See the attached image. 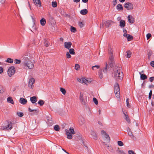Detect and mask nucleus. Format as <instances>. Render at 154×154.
<instances>
[{"instance_id": "nucleus-2", "label": "nucleus", "mask_w": 154, "mask_h": 154, "mask_svg": "<svg viewBox=\"0 0 154 154\" xmlns=\"http://www.w3.org/2000/svg\"><path fill=\"white\" fill-rule=\"evenodd\" d=\"M30 57L25 56L23 58V63L25 66H27L29 69L33 68L34 65L33 63L30 60Z\"/></svg>"}, {"instance_id": "nucleus-51", "label": "nucleus", "mask_w": 154, "mask_h": 154, "mask_svg": "<svg viewBox=\"0 0 154 154\" xmlns=\"http://www.w3.org/2000/svg\"><path fill=\"white\" fill-rule=\"evenodd\" d=\"M4 91L3 87L1 85H0V93H3Z\"/></svg>"}, {"instance_id": "nucleus-58", "label": "nucleus", "mask_w": 154, "mask_h": 154, "mask_svg": "<svg viewBox=\"0 0 154 154\" xmlns=\"http://www.w3.org/2000/svg\"><path fill=\"white\" fill-rule=\"evenodd\" d=\"M154 80V77H151L149 78V81L151 82H152Z\"/></svg>"}, {"instance_id": "nucleus-43", "label": "nucleus", "mask_w": 154, "mask_h": 154, "mask_svg": "<svg viewBox=\"0 0 154 154\" xmlns=\"http://www.w3.org/2000/svg\"><path fill=\"white\" fill-rule=\"evenodd\" d=\"M93 100L94 103L96 105H97L98 104V101L97 99L95 98H93Z\"/></svg>"}, {"instance_id": "nucleus-19", "label": "nucleus", "mask_w": 154, "mask_h": 154, "mask_svg": "<svg viewBox=\"0 0 154 154\" xmlns=\"http://www.w3.org/2000/svg\"><path fill=\"white\" fill-rule=\"evenodd\" d=\"M128 19L129 22L130 23H133L134 22V20L133 17L130 15L128 16Z\"/></svg>"}, {"instance_id": "nucleus-56", "label": "nucleus", "mask_w": 154, "mask_h": 154, "mask_svg": "<svg viewBox=\"0 0 154 154\" xmlns=\"http://www.w3.org/2000/svg\"><path fill=\"white\" fill-rule=\"evenodd\" d=\"M117 3V1L116 0H113V5L114 6H115Z\"/></svg>"}, {"instance_id": "nucleus-26", "label": "nucleus", "mask_w": 154, "mask_h": 154, "mask_svg": "<svg viewBox=\"0 0 154 154\" xmlns=\"http://www.w3.org/2000/svg\"><path fill=\"white\" fill-rule=\"evenodd\" d=\"M7 101L8 102L12 104H14V101L11 97H9L7 99Z\"/></svg>"}, {"instance_id": "nucleus-24", "label": "nucleus", "mask_w": 154, "mask_h": 154, "mask_svg": "<svg viewBox=\"0 0 154 154\" xmlns=\"http://www.w3.org/2000/svg\"><path fill=\"white\" fill-rule=\"evenodd\" d=\"M40 23L42 26H44L46 23V20L44 18H42L40 20Z\"/></svg>"}, {"instance_id": "nucleus-1", "label": "nucleus", "mask_w": 154, "mask_h": 154, "mask_svg": "<svg viewBox=\"0 0 154 154\" xmlns=\"http://www.w3.org/2000/svg\"><path fill=\"white\" fill-rule=\"evenodd\" d=\"M122 70V68L120 64H117L115 65L114 69L113 75L116 79L122 80L123 79V74Z\"/></svg>"}, {"instance_id": "nucleus-25", "label": "nucleus", "mask_w": 154, "mask_h": 154, "mask_svg": "<svg viewBox=\"0 0 154 154\" xmlns=\"http://www.w3.org/2000/svg\"><path fill=\"white\" fill-rule=\"evenodd\" d=\"M128 131V135L132 137H131L133 140H134L135 139H136L135 137H134V136L133 135L132 132L130 130H129V131Z\"/></svg>"}, {"instance_id": "nucleus-30", "label": "nucleus", "mask_w": 154, "mask_h": 154, "mask_svg": "<svg viewBox=\"0 0 154 154\" xmlns=\"http://www.w3.org/2000/svg\"><path fill=\"white\" fill-rule=\"evenodd\" d=\"M98 73L100 78V79H102L103 77V75L101 69H100Z\"/></svg>"}, {"instance_id": "nucleus-63", "label": "nucleus", "mask_w": 154, "mask_h": 154, "mask_svg": "<svg viewBox=\"0 0 154 154\" xmlns=\"http://www.w3.org/2000/svg\"><path fill=\"white\" fill-rule=\"evenodd\" d=\"M44 44H45V46L46 47H48V46H49V44H48V42L46 43V42H45L44 43Z\"/></svg>"}, {"instance_id": "nucleus-15", "label": "nucleus", "mask_w": 154, "mask_h": 154, "mask_svg": "<svg viewBox=\"0 0 154 154\" xmlns=\"http://www.w3.org/2000/svg\"><path fill=\"white\" fill-rule=\"evenodd\" d=\"M116 9L118 11H122L123 10V8L122 5L119 4L116 6Z\"/></svg>"}, {"instance_id": "nucleus-21", "label": "nucleus", "mask_w": 154, "mask_h": 154, "mask_svg": "<svg viewBox=\"0 0 154 154\" xmlns=\"http://www.w3.org/2000/svg\"><path fill=\"white\" fill-rule=\"evenodd\" d=\"M88 12V11L86 9H83L80 11V14L83 15L87 14Z\"/></svg>"}, {"instance_id": "nucleus-55", "label": "nucleus", "mask_w": 154, "mask_h": 154, "mask_svg": "<svg viewBox=\"0 0 154 154\" xmlns=\"http://www.w3.org/2000/svg\"><path fill=\"white\" fill-rule=\"evenodd\" d=\"M29 110L30 112H32L33 111H35L36 112L37 111V110L36 109H30V108H29Z\"/></svg>"}, {"instance_id": "nucleus-29", "label": "nucleus", "mask_w": 154, "mask_h": 154, "mask_svg": "<svg viewBox=\"0 0 154 154\" xmlns=\"http://www.w3.org/2000/svg\"><path fill=\"white\" fill-rule=\"evenodd\" d=\"M5 62L8 63H13V60L11 58H8L5 60Z\"/></svg>"}, {"instance_id": "nucleus-8", "label": "nucleus", "mask_w": 154, "mask_h": 154, "mask_svg": "<svg viewBox=\"0 0 154 154\" xmlns=\"http://www.w3.org/2000/svg\"><path fill=\"white\" fill-rule=\"evenodd\" d=\"M35 82V79L33 78H31L29 80L28 83V86L30 89H32L33 88L34 85L33 84Z\"/></svg>"}, {"instance_id": "nucleus-37", "label": "nucleus", "mask_w": 154, "mask_h": 154, "mask_svg": "<svg viewBox=\"0 0 154 154\" xmlns=\"http://www.w3.org/2000/svg\"><path fill=\"white\" fill-rule=\"evenodd\" d=\"M38 103L41 106H43L44 103V101L41 100H39Z\"/></svg>"}, {"instance_id": "nucleus-36", "label": "nucleus", "mask_w": 154, "mask_h": 154, "mask_svg": "<svg viewBox=\"0 0 154 154\" xmlns=\"http://www.w3.org/2000/svg\"><path fill=\"white\" fill-rule=\"evenodd\" d=\"M54 129L55 130L58 131L60 130V127L59 125H56L54 126Z\"/></svg>"}, {"instance_id": "nucleus-48", "label": "nucleus", "mask_w": 154, "mask_h": 154, "mask_svg": "<svg viewBox=\"0 0 154 154\" xmlns=\"http://www.w3.org/2000/svg\"><path fill=\"white\" fill-rule=\"evenodd\" d=\"M66 56L67 58H70L71 57V56L70 55V53L68 52H67L66 53Z\"/></svg>"}, {"instance_id": "nucleus-42", "label": "nucleus", "mask_w": 154, "mask_h": 154, "mask_svg": "<svg viewBox=\"0 0 154 154\" xmlns=\"http://www.w3.org/2000/svg\"><path fill=\"white\" fill-rule=\"evenodd\" d=\"M80 67V66L79 64H76L75 66V69L76 70H78L79 69Z\"/></svg>"}, {"instance_id": "nucleus-28", "label": "nucleus", "mask_w": 154, "mask_h": 154, "mask_svg": "<svg viewBox=\"0 0 154 154\" xmlns=\"http://www.w3.org/2000/svg\"><path fill=\"white\" fill-rule=\"evenodd\" d=\"M79 99L81 102H84V98L83 97V95L81 93H80V95L79 96Z\"/></svg>"}, {"instance_id": "nucleus-64", "label": "nucleus", "mask_w": 154, "mask_h": 154, "mask_svg": "<svg viewBox=\"0 0 154 154\" xmlns=\"http://www.w3.org/2000/svg\"><path fill=\"white\" fill-rule=\"evenodd\" d=\"M123 32H124V34H125V33H127V31L125 29H123Z\"/></svg>"}, {"instance_id": "nucleus-49", "label": "nucleus", "mask_w": 154, "mask_h": 154, "mask_svg": "<svg viewBox=\"0 0 154 154\" xmlns=\"http://www.w3.org/2000/svg\"><path fill=\"white\" fill-rule=\"evenodd\" d=\"M152 94V90H150L149 93V98L150 99L151 98V96Z\"/></svg>"}, {"instance_id": "nucleus-57", "label": "nucleus", "mask_w": 154, "mask_h": 154, "mask_svg": "<svg viewBox=\"0 0 154 154\" xmlns=\"http://www.w3.org/2000/svg\"><path fill=\"white\" fill-rule=\"evenodd\" d=\"M150 65L152 67H154V61H152L150 62Z\"/></svg>"}, {"instance_id": "nucleus-47", "label": "nucleus", "mask_w": 154, "mask_h": 154, "mask_svg": "<svg viewBox=\"0 0 154 154\" xmlns=\"http://www.w3.org/2000/svg\"><path fill=\"white\" fill-rule=\"evenodd\" d=\"M79 25L81 27H82L84 26V24L82 22H79Z\"/></svg>"}, {"instance_id": "nucleus-11", "label": "nucleus", "mask_w": 154, "mask_h": 154, "mask_svg": "<svg viewBox=\"0 0 154 154\" xmlns=\"http://www.w3.org/2000/svg\"><path fill=\"white\" fill-rule=\"evenodd\" d=\"M114 88V91L115 93H117V92H119L120 91L118 83H116L115 84Z\"/></svg>"}, {"instance_id": "nucleus-31", "label": "nucleus", "mask_w": 154, "mask_h": 154, "mask_svg": "<svg viewBox=\"0 0 154 154\" xmlns=\"http://www.w3.org/2000/svg\"><path fill=\"white\" fill-rule=\"evenodd\" d=\"M69 53L71 54L74 55L75 54L74 50L73 48H70Z\"/></svg>"}, {"instance_id": "nucleus-60", "label": "nucleus", "mask_w": 154, "mask_h": 154, "mask_svg": "<svg viewBox=\"0 0 154 154\" xmlns=\"http://www.w3.org/2000/svg\"><path fill=\"white\" fill-rule=\"evenodd\" d=\"M128 35L129 34L127 33H125V34H124L123 36L124 37H126L127 38L128 37Z\"/></svg>"}, {"instance_id": "nucleus-7", "label": "nucleus", "mask_w": 154, "mask_h": 154, "mask_svg": "<svg viewBox=\"0 0 154 154\" xmlns=\"http://www.w3.org/2000/svg\"><path fill=\"white\" fill-rule=\"evenodd\" d=\"M124 7L127 10H131L133 9L134 6L131 3L127 2L125 4Z\"/></svg>"}, {"instance_id": "nucleus-20", "label": "nucleus", "mask_w": 154, "mask_h": 154, "mask_svg": "<svg viewBox=\"0 0 154 154\" xmlns=\"http://www.w3.org/2000/svg\"><path fill=\"white\" fill-rule=\"evenodd\" d=\"M120 26L122 28L124 27L125 26V21L124 20H121L120 21Z\"/></svg>"}, {"instance_id": "nucleus-12", "label": "nucleus", "mask_w": 154, "mask_h": 154, "mask_svg": "<svg viewBox=\"0 0 154 154\" xmlns=\"http://www.w3.org/2000/svg\"><path fill=\"white\" fill-rule=\"evenodd\" d=\"M33 1L35 5L39 8L42 6L40 0H33Z\"/></svg>"}, {"instance_id": "nucleus-62", "label": "nucleus", "mask_w": 154, "mask_h": 154, "mask_svg": "<svg viewBox=\"0 0 154 154\" xmlns=\"http://www.w3.org/2000/svg\"><path fill=\"white\" fill-rule=\"evenodd\" d=\"M118 153L119 154H122L124 153V152L122 151L119 150L118 151Z\"/></svg>"}, {"instance_id": "nucleus-52", "label": "nucleus", "mask_w": 154, "mask_h": 154, "mask_svg": "<svg viewBox=\"0 0 154 154\" xmlns=\"http://www.w3.org/2000/svg\"><path fill=\"white\" fill-rule=\"evenodd\" d=\"M152 54V52L151 51H149L148 52V55L149 58V59L151 55Z\"/></svg>"}, {"instance_id": "nucleus-32", "label": "nucleus", "mask_w": 154, "mask_h": 154, "mask_svg": "<svg viewBox=\"0 0 154 154\" xmlns=\"http://www.w3.org/2000/svg\"><path fill=\"white\" fill-rule=\"evenodd\" d=\"M108 67V66L107 65V63H106V66L104 68V69H103V72L104 73H106L107 72V67Z\"/></svg>"}, {"instance_id": "nucleus-41", "label": "nucleus", "mask_w": 154, "mask_h": 154, "mask_svg": "<svg viewBox=\"0 0 154 154\" xmlns=\"http://www.w3.org/2000/svg\"><path fill=\"white\" fill-rule=\"evenodd\" d=\"M116 97L118 98H120V91L117 92V93H115Z\"/></svg>"}, {"instance_id": "nucleus-22", "label": "nucleus", "mask_w": 154, "mask_h": 154, "mask_svg": "<svg viewBox=\"0 0 154 154\" xmlns=\"http://www.w3.org/2000/svg\"><path fill=\"white\" fill-rule=\"evenodd\" d=\"M101 134H102L104 135L106 139L109 138V140L110 139V138L109 135L108 134H107L106 132L105 131H101Z\"/></svg>"}, {"instance_id": "nucleus-4", "label": "nucleus", "mask_w": 154, "mask_h": 154, "mask_svg": "<svg viewBox=\"0 0 154 154\" xmlns=\"http://www.w3.org/2000/svg\"><path fill=\"white\" fill-rule=\"evenodd\" d=\"M109 58L108 63L109 64L110 67H112L114 63V60L113 53L112 49L110 46H109L108 49Z\"/></svg>"}, {"instance_id": "nucleus-3", "label": "nucleus", "mask_w": 154, "mask_h": 154, "mask_svg": "<svg viewBox=\"0 0 154 154\" xmlns=\"http://www.w3.org/2000/svg\"><path fill=\"white\" fill-rule=\"evenodd\" d=\"M13 123L9 120H6L1 127V129L4 131H10L13 128Z\"/></svg>"}, {"instance_id": "nucleus-10", "label": "nucleus", "mask_w": 154, "mask_h": 154, "mask_svg": "<svg viewBox=\"0 0 154 154\" xmlns=\"http://www.w3.org/2000/svg\"><path fill=\"white\" fill-rule=\"evenodd\" d=\"M72 43L71 42H65L64 43V47L67 49H69L72 45Z\"/></svg>"}, {"instance_id": "nucleus-23", "label": "nucleus", "mask_w": 154, "mask_h": 154, "mask_svg": "<svg viewBox=\"0 0 154 154\" xmlns=\"http://www.w3.org/2000/svg\"><path fill=\"white\" fill-rule=\"evenodd\" d=\"M124 114L125 116V119L126 120L127 122L128 123H130L131 122V120L128 117V115H127L125 113H124Z\"/></svg>"}, {"instance_id": "nucleus-9", "label": "nucleus", "mask_w": 154, "mask_h": 154, "mask_svg": "<svg viewBox=\"0 0 154 154\" xmlns=\"http://www.w3.org/2000/svg\"><path fill=\"white\" fill-rule=\"evenodd\" d=\"M78 81L81 83H85L86 84H87V83H88V81L85 78H82L81 79H77Z\"/></svg>"}, {"instance_id": "nucleus-38", "label": "nucleus", "mask_w": 154, "mask_h": 154, "mask_svg": "<svg viewBox=\"0 0 154 154\" xmlns=\"http://www.w3.org/2000/svg\"><path fill=\"white\" fill-rule=\"evenodd\" d=\"M127 39L128 41H130L133 39V37L132 35L129 34L128 35V37L127 38Z\"/></svg>"}, {"instance_id": "nucleus-46", "label": "nucleus", "mask_w": 154, "mask_h": 154, "mask_svg": "<svg viewBox=\"0 0 154 154\" xmlns=\"http://www.w3.org/2000/svg\"><path fill=\"white\" fill-rule=\"evenodd\" d=\"M152 36L151 34L150 33H148L146 35L147 39L148 40Z\"/></svg>"}, {"instance_id": "nucleus-39", "label": "nucleus", "mask_w": 154, "mask_h": 154, "mask_svg": "<svg viewBox=\"0 0 154 154\" xmlns=\"http://www.w3.org/2000/svg\"><path fill=\"white\" fill-rule=\"evenodd\" d=\"M52 5L54 8H55L57 6V4L56 2H52Z\"/></svg>"}, {"instance_id": "nucleus-33", "label": "nucleus", "mask_w": 154, "mask_h": 154, "mask_svg": "<svg viewBox=\"0 0 154 154\" xmlns=\"http://www.w3.org/2000/svg\"><path fill=\"white\" fill-rule=\"evenodd\" d=\"M70 28L71 31L72 32H76V30L75 28L72 26H71Z\"/></svg>"}, {"instance_id": "nucleus-27", "label": "nucleus", "mask_w": 154, "mask_h": 154, "mask_svg": "<svg viewBox=\"0 0 154 154\" xmlns=\"http://www.w3.org/2000/svg\"><path fill=\"white\" fill-rule=\"evenodd\" d=\"M139 72L140 75L141 79L143 80H144V74L143 73V71H142L141 72Z\"/></svg>"}, {"instance_id": "nucleus-59", "label": "nucleus", "mask_w": 154, "mask_h": 154, "mask_svg": "<svg viewBox=\"0 0 154 154\" xmlns=\"http://www.w3.org/2000/svg\"><path fill=\"white\" fill-rule=\"evenodd\" d=\"M3 71V69L2 67H0V73H2Z\"/></svg>"}, {"instance_id": "nucleus-50", "label": "nucleus", "mask_w": 154, "mask_h": 154, "mask_svg": "<svg viewBox=\"0 0 154 154\" xmlns=\"http://www.w3.org/2000/svg\"><path fill=\"white\" fill-rule=\"evenodd\" d=\"M17 114L19 116L22 117L23 116V114L21 112H17Z\"/></svg>"}, {"instance_id": "nucleus-35", "label": "nucleus", "mask_w": 154, "mask_h": 154, "mask_svg": "<svg viewBox=\"0 0 154 154\" xmlns=\"http://www.w3.org/2000/svg\"><path fill=\"white\" fill-rule=\"evenodd\" d=\"M60 91L64 95H65L66 93V91L65 89L63 88H60Z\"/></svg>"}, {"instance_id": "nucleus-54", "label": "nucleus", "mask_w": 154, "mask_h": 154, "mask_svg": "<svg viewBox=\"0 0 154 154\" xmlns=\"http://www.w3.org/2000/svg\"><path fill=\"white\" fill-rule=\"evenodd\" d=\"M127 57L129 58L131 57V53L129 52H127Z\"/></svg>"}, {"instance_id": "nucleus-45", "label": "nucleus", "mask_w": 154, "mask_h": 154, "mask_svg": "<svg viewBox=\"0 0 154 154\" xmlns=\"http://www.w3.org/2000/svg\"><path fill=\"white\" fill-rule=\"evenodd\" d=\"M126 105H127V106L129 108L130 107V104H129V99H128V98H127L126 99Z\"/></svg>"}, {"instance_id": "nucleus-34", "label": "nucleus", "mask_w": 154, "mask_h": 154, "mask_svg": "<svg viewBox=\"0 0 154 154\" xmlns=\"http://www.w3.org/2000/svg\"><path fill=\"white\" fill-rule=\"evenodd\" d=\"M100 68V66L99 65H95L93 66L92 67V69L93 70H96L97 69H98Z\"/></svg>"}, {"instance_id": "nucleus-61", "label": "nucleus", "mask_w": 154, "mask_h": 154, "mask_svg": "<svg viewBox=\"0 0 154 154\" xmlns=\"http://www.w3.org/2000/svg\"><path fill=\"white\" fill-rule=\"evenodd\" d=\"M0 2L2 4H4L5 3V0H0Z\"/></svg>"}, {"instance_id": "nucleus-17", "label": "nucleus", "mask_w": 154, "mask_h": 154, "mask_svg": "<svg viewBox=\"0 0 154 154\" xmlns=\"http://www.w3.org/2000/svg\"><path fill=\"white\" fill-rule=\"evenodd\" d=\"M112 22V21L110 20H107L105 23V25L106 27H108L111 25V23Z\"/></svg>"}, {"instance_id": "nucleus-16", "label": "nucleus", "mask_w": 154, "mask_h": 154, "mask_svg": "<svg viewBox=\"0 0 154 154\" xmlns=\"http://www.w3.org/2000/svg\"><path fill=\"white\" fill-rule=\"evenodd\" d=\"M20 102L21 104H25L27 103V100L26 99L22 97L20 98Z\"/></svg>"}, {"instance_id": "nucleus-40", "label": "nucleus", "mask_w": 154, "mask_h": 154, "mask_svg": "<svg viewBox=\"0 0 154 154\" xmlns=\"http://www.w3.org/2000/svg\"><path fill=\"white\" fill-rule=\"evenodd\" d=\"M21 61L19 60L16 59L14 60V63L16 64H19L20 63Z\"/></svg>"}, {"instance_id": "nucleus-14", "label": "nucleus", "mask_w": 154, "mask_h": 154, "mask_svg": "<svg viewBox=\"0 0 154 154\" xmlns=\"http://www.w3.org/2000/svg\"><path fill=\"white\" fill-rule=\"evenodd\" d=\"M91 137L94 139H96L97 138V136L95 132L93 131H91L90 132Z\"/></svg>"}, {"instance_id": "nucleus-44", "label": "nucleus", "mask_w": 154, "mask_h": 154, "mask_svg": "<svg viewBox=\"0 0 154 154\" xmlns=\"http://www.w3.org/2000/svg\"><path fill=\"white\" fill-rule=\"evenodd\" d=\"M118 144L120 146H122L124 145L123 143L121 141H118Z\"/></svg>"}, {"instance_id": "nucleus-18", "label": "nucleus", "mask_w": 154, "mask_h": 154, "mask_svg": "<svg viewBox=\"0 0 154 154\" xmlns=\"http://www.w3.org/2000/svg\"><path fill=\"white\" fill-rule=\"evenodd\" d=\"M30 100L32 103H34L37 101L36 97L35 96L31 97L30 98Z\"/></svg>"}, {"instance_id": "nucleus-13", "label": "nucleus", "mask_w": 154, "mask_h": 154, "mask_svg": "<svg viewBox=\"0 0 154 154\" xmlns=\"http://www.w3.org/2000/svg\"><path fill=\"white\" fill-rule=\"evenodd\" d=\"M79 125H82L84 124L85 120L82 117H80L79 118Z\"/></svg>"}, {"instance_id": "nucleus-5", "label": "nucleus", "mask_w": 154, "mask_h": 154, "mask_svg": "<svg viewBox=\"0 0 154 154\" xmlns=\"http://www.w3.org/2000/svg\"><path fill=\"white\" fill-rule=\"evenodd\" d=\"M66 132V134L67 135V138L69 139H71L72 137V136L70 134H75V132L73 128L72 127L70 128L69 130L66 129L65 130Z\"/></svg>"}, {"instance_id": "nucleus-6", "label": "nucleus", "mask_w": 154, "mask_h": 154, "mask_svg": "<svg viewBox=\"0 0 154 154\" xmlns=\"http://www.w3.org/2000/svg\"><path fill=\"white\" fill-rule=\"evenodd\" d=\"M15 72V69L14 66H11L9 68L8 70V76L11 77Z\"/></svg>"}, {"instance_id": "nucleus-53", "label": "nucleus", "mask_w": 154, "mask_h": 154, "mask_svg": "<svg viewBox=\"0 0 154 154\" xmlns=\"http://www.w3.org/2000/svg\"><path fill=\"white\" fill-rule=\"evenodd\" d=\"M128 153L129 154H136L132 150H129L128 151Z\"/></svg>"}]
</instances>
